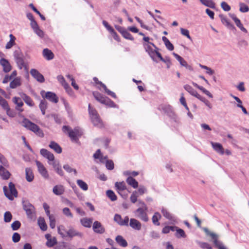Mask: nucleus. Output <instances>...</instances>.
<instances>
[{
    "label": "nucleus",
    "mask_w": 249,
    "mask_h": 249,
    "mask_svg": "<svg viewBox=\"0 0 249 249\" xmlns=\"http://www.w3.org/2000/svg\"><path fill=\"white\" fill-rule=\"evenodd\" d=\"M88 111L90 120L93 124L99 128L104 127V123L101 120L96 109L92 107L90 104L88 106Z\"/></svg>",
    "instance_id": "f257e3e1"
},
{
    "label": "nucleus",
    "mask_w": 249,
    "mask_h": 249,
    "mask_svg": "<svg viewBox=\"0 0 249 249\" xmlns=\"http://www.w3.org/2000/svg\"><path fill=\"white\" fill-rule=\"evenodd\" d=\"M62 130L64 133L68 135L72 142H78L79 138L82 135V132L78 127L72 129L69 126L64 125L62 127Z\"/></svg>",
    "instance_id": "f03ea898"
},
{
    "label": "nucleus",
    "mask_w": 249,
    "mask_h": 249,
    "mask_svg": "<svg viewBox=\"0 0 249 249\" xmlns=\"http://www.w3.org/2000/svg\"><path fill=\"white\" fill-rule=\"evenodd\" d=\"M21 124L26 129L33 132L39 137H43L44 136V133L40 127L28 119L24 118L21 122Z\"/></svg>",
    "instance_id": "7ed1b4c3"
},
{
    "label": "nucleus",
    "mask_w": 249,
    "mask_h": 249,
    "mask_svg": "<svg viewBox=\"0 0 249 249\" xmlns=\"http://www.w3.org/2000/svg\"><path fill=\"white\" fill-rule=\"evenodd\" d=\"M92 94L95 99L102 104H104L110 107H115L116 105L109 98L104 96L103 94L98 91H93Z\"/></svg>",
    "instance_id": "20e7f679"
},
{
    "label": "nucleus",
    "mask_w": 249,
    "mask_h": 249,
    "mask_svg": "<svg viewBox=\"0 0 249 249\" xmlns=\"http://www.w3.org/2000/svg\"><path fill=\"white\" fill-rule=\"evenodd\" d=\"M3 190L5 196L9 200H13L15 197L18 196V191L15 187V185L11 182L8 184V189L7 186H4L3 187Z\"/></svg>",
    "instance_id": "39448f33"
},
{
    "label": "nucleus",
    "mask_w": 249,
    "mask_h": 249,
    "mask_svg": "<svg viewBox=\"0 0 249 249\" xmlns=\"http://www.w3.org/2000/svg\"><path fill=\"white\" fill-rule=\"evenodd\" d=\"M14 56L18 68L20 70L24 68L26 70L27 65L24 61V56L21 52L20 50L15 51L14 53Z\"/></svg>",
    "instance_id": "423d86ee"
},
{
    "label": "nucleus",
    "mask_w": 249,
    "mask_h": 249,
    "mask_svg": "<svg viewBox=\"0 0 249 249\" xmlns=\"http://www.w3.org/2000/svg\"><path fill=\"white\" fill-rule=\"evenodd\" d=\"M23 209L26 212L28 218L31 219H36V211L33 205L28 202H25L23 203Z\"/></svg>",
    "instance_id": "0eeeda50"
},
{
    "label": "nucleus",
    "mask_w": 249,
    "mask_h": 249,
    "mask_svg": "<svg viewBox=\"0 0 249 249\" xmlns=\"http://www.w3.org/2000/svg\"><path fill=\"white\" fill-rule=\"evenodd\" d=\"M41 94L43 98H45L53 103H57L58 102V98L53 92L51 91L45 92L44 91H42L41 92Z\"/></svg>",
    "instance_id": "6e6552de"
},
{
    "label": "nucleus",
    "mask_w": 249,
    "mask_h": 249,
    "mask_svg": "<svg viewBox=\"0 0 249 249\" xmlns=\"http://www.w3.org/2000/svg\"><path fill=\"white\" fill-rule=\"evenodd\" d=\"M147 210H145L143 208H138L135 211L136 216L140 219L141 220L147 222L149 220V218L146 213Z\"/></svg>",
    "instance_id": "1a4fd4ad"
},
{
    "label": "nucleus",
    "mask_w": 249,
    "mask_h": 249,
    "mask_svg": "<svg viewBox=\"0 0 249 249\" xmlns=\"http://www.w3.org/2000/svg\"><path fill=\"white\" fill-rule=\"evenodd\" d=\"M114 220L120 226H128L129 217L127 216L123 219L120 214H116L114 217Z\"/></svg>",
    "instance_id": "9d476101"
},
{
    "label": "nucleus",
    "mask_w": 249,
    "mask_h": 249,
    "mask_svg": "<svg viewBox=\"0 0 249 249\" xmlns=\"http://www.w3.org/2000/svg\"><path fill=\"white\" fill-rule=\"evenodd\" d=\"M184 89L188 91L191 95L194 96V97L197 98L200 101L204 100V97L201 96L191 86L189 85H185L184 86Z\"/></svg>",
    "instance_id": "9b49d317"
},
{
    "label": "nucleus",
    "mask_w": 249,
    "mask_h": 249,
    "mask_svg": "<svg viewBox=\"0 0 249 249\" xmlns=\"http://www.w3.org/2000/svg\"><path fill=\"white\" fill-rule=\"evenodd\" d=\"M117 192L123 197H126V195H123V192L126 189V186L124 181L116 182L115 184Z\"/></svg>",
    "instance_id": "f8f14e48"
},
{
    "label": "nucleus",
    "mask_w": 249,
    "mask_h": 249,
    "mask_svg": "<svg viewBox=\"0 0 249 249\" xmlns=\"http://www.w3.org/2000/svg\"><path fill=\"white\" fill-rule=\"evenodd\" d=\"M93 81H94V82L96 84L100 85L104 89L105 91L108 95L111 96L112 97H113L114 98H117L116 94L114 92H113L111 91V90H110L109 89H108L107 88V86L104 84H103L102 82L98 80V79L97 77H95L93 78Z\"/></svg>",
    "instance_id": "ddd939ff"
},
{
    "label": "nucleus",
    "mask_w": 249,
    "mask_h": 249,
    "mask_svg": "<svg viewBox=\"0 0 249 249\" xmlns=\"http://www.w3.org/2000/svg\"><path fill=\"white\" fill-rule=\"evenodd\" d=\"M36 166L37 167L38 171L41 176L45 178H49V174L48 171L44 166L39 161H36Z\"/></svg>",
    "instance_id": "4468645a"
},
{
    "label": "nucleus",
    "mask_w": 249,
    "mask_h": 249,
    "mask_svg": "<svg viewBox=\"0 0 249 249\" xmlns=\"http://www.w3.org/2000/svg\"><path fill=\"white\" fill-rule=\"evenodd\" d=\"M31 75L38 82L43 83L45 81L43 75L41 74L37 70L32 69L30 71Z\"/></svg>",
    "instance_id": "2eb2a0df"
},
{
    "label": "nucleus",
    "mask_w": 249,
    "mask_h": 249,
    "mask_svg": "<svg viewBox=\"0 0 249 249\" xmlns=\"http://www.w3.org/2000/svg\"><path fill=\"white\" fill-rule=\"evenodd\" d=\"M92 228L94 231L97 233L102 234L105 231L104 227L100 222L97 221L93 223Z\"/></svg>",
    "instance_id": "dca6fc26"
},
{
    "label": "nucleus",
    "mask_w": 249,
    "mask_h": 249,
    "mask_svg": "<svg viewBox=\"0 0 249 249\" xmlns=\"http://www.w3.org/2000/svg\"><path fill=\"white\" fill-rule=\"evenodd\" d=\"M210 235L213 239L215 246L218 249H227L222 243L218 240V237L216 234L213 233H210Z\"/></svg>",
    "instance_id": "f3484780"
},
{
    "label": "nucleus",
    "mask_w": 249,
    "mask_h": 249,
    "mask_svg": "<svg viewBox=\"0 0 249 249\" xmlns=\"http://www.w3.org/2000/svg\"><path fill=\"white\" fill-rule=\"evenodd\" d=\"M173 54L176 57V58L179 62L181 66L185 67L186 69H188L190 71H192L193 70V69L192 67V66L189 65L187 64V62L180 55L175 53H173Z\"/></svg>",
    "instance_id": "a211bd4d"
},
{
    "label": "nucleus",
    "mask_w": 249,
    "mask_h": 249,
    "mask_svg": "<svg viewBox=\"0 0 249 249\" xmlns=\"http://www.w3.org/2000/svg\"><path fill=\"white\" fill-rule=\"evenodd\" d=\"M134 230L140 231L142 228V224L138 220L135 218H131L130 219L129 224L128 223V225Z\"/></svg>",
    "instance_id": "6ab92c4d"
},
{
    "label": "nucleus",
    "mask_w": 249,
    "mask_h": 249,
    "mask_svg": "<svg viewBox=\"0 0 249 249\" xmlns=\"http://www.w3.org/2000/svg\"><path fill=\"white\" fill-rule=\"evenodd\" d=\"M13 102L16 105V109L20 112L23 111V109L21 107L23 106V103L21 99L18 97H14L12 99Z\"/></svg>",
    "instance_id": "aec40b11"
},
{
    "label": "nucleus",
    "mask_w": 249,
    "mask_h": 249,
    "mask_svg": "<svg viewBox=\"0 0 249 249\" xmlns=\"http://www.w3.org/2000/svg\"><path fill=\"white\" fill-rule=\"evenodd\" d=\"M0 64L2 66L3 71L5 72H8L11 70L12 67L7 59L5 58L0 59Z\"/></svg>",
    "instance_id": "412c9836"
},
{
    "label": "nucleus",
    "mask_w": 249,
    "mask_h": 249,
    "mask_svg": "<svg viewBox=\"0 0 249 249\" xmlns=\"http://www.w3.org/2000/svg\"><path fill=\"white\" fill-rule=\"evenodd\" d=\"M40 154L44 158L47 159L49 161H53L54 157L53 153L45 149H41L40 151Z\"/></svg>",
    "instance_id": "4be33fe9"
},
{
    "label": "nucleus",
    "mask_w": 249,
    "mask_h": 249,
    "mask_svg": "<svg viewBox=\"0 0 249 249\" xmlns=\"http://www.w3.org/2000/svg\"><path fill=\"white\" fill-rule=\"evenodd\" d=\"M21 97L22 98L24 102L29 107H33L35 105V103L32 98L24 93H21L20 94Z\"/></svg>",
    "instance_id": "5701e85b"
},
{
    "label": "nucleus",
    "mask_w": 249,
    "mask_h": 249,
    "mask_svg": "<svg viewBox=\"0 0 249 249\" xmlns=\"http://www.w3.org/2000/svg\"><path fill=\"white\" fill-rule=\"evenodd\" d=\"M230 16L231 18L234 20L236 26L238 28H239L241 31L245 33H247V30H246V29L244 27L240 19H238L234 14L230 15Z\"/></svg>",
    "instance_id": "b1692460"
},
{
    "label": "nucleus",
    "mask_w": 249,
    "mask_h": 249,
    "mask_svg": "<svg viewBox=\"0 0 249 249\" xmlns=\"http://www.w3.org/2000/svg\"><path fill=\"white\" fill-rule=\"evenodd\" d=\"M211 144L213 149L216 152L221 155L224 154V149L221 144L218 142H211Z\"/></svg>",
    "instance_id": "393cba45"
},
{
    "label": "nucleus",
    "mask_w": 249,
    "mask_h": 249,
    "mask_svg": "<svg viewBox=\"0 0 249 249\" xmlns=\"http://www.w3.org/2000/svg\"><path fill=\"white\" fill-rule=\"evenodd\" d=\"M10 173L2 166L0 165V176L3 179H8L10 177Z\"/></svg>",
    "instance_id": "a878e982"
},
{
    "label": "nucleus",
    "mask_w": 249,
    "mask_h": 249,
    "mask_svg": "<svg viewBox=\"0 0 249 249\" xmlns=\"http://www.w3.org/2000/svg\"><path fill=\"white\" fill-rule=\"evenodd\" d=\"M117 243L122 247H126L127 246V242L121 235H117L115 238Z\"/></svg>",
    "instance_id": "bb28decb"
},
{
    "label": "nucleus",
    "mask_w": 249,
    "mask_h": 249,
    "mask_svg": "<svg viewBox=\"0 0 249 249\" xmlns=\"http://www.w3.org/2000/svg\"><path fill=\"white\" fill-rule=\"evenodd\" d=\"M64 191L65 190L63 186L61 185L54 186L53 189V193L57 196L62 195Z\"/></svg>",
    "instance_id": "cd10ccee"
},
{
    "label": "nucleus",
    "mask_w": 249,
    "mask_h": 249,
    "mask_svg": "<svg viewBox=\"0 0 249 249\" xmlns=\"http://www.w3.org/2000/svg\"><path fill=\"white\" fill-rule=\"evenodd\" d=\"M49 147L53 149L57 153L60 154L62 152V148L56 142L53 141L51 142Z\"/></svg>",
    "instance_id": "c85d7f7f"
},
{
    "label": "nucleus",
    "mask_w": 249,
    "mask_h": 249,
    "mask_svg": "<svg viewBox=\"0 0 249 249\" xmlns=\"http://www.w3.org/2000/svg\"><path fill=\"white\" fill-rule=\"evenodd\" d=\"M26 179L28 182H31L34 178L32 170L30 168L25 169Z\"/></svg>",
    "instance_id": "c756f323"
},
{
    "label": "nucleus",
    "mask_w": 249,
    "mask_h": 249,
    "mask_svg": "<svg viewBox=\"0 0 249 249\" xmlns=\"http://www.w3.org/2000/svg\"><path fill=\"white\" fill-rule=\"evenodd\" d=\"M219 17L221 19L222 23L225 25H226L228 28L230 29L234 28L233 25L230 23L229 20L225 16H224L223 15H220Z\"/></svg>",
    "instance_id": "7c9ffc66"
},
{
    "label": "nucleus",
    "mask_w": 249,
    "mask_h": 249,
    "mask_svg": "<svg viewBox=\"0 0 249 249\" xmlns=\"http://www.w3.org/2000/svg\"><path fill=\"white\" fill-rule=\"evenodd\" d=\"M37 224L42 231H45L47 230V225L43 217H39L38 218Z\"/></svg>",
    "instance_id": "2f4dec72"
},
{
    "label": "nucleus",
    "mask_w": 249,
    "mask_h": 249,
    "mask_svg": "<svg viewBox=\"0 0 249 249\" xmlns=\"http://www.w3.org/2000/svg\"><path fill=\"white\" fill-rule=\"evenodd\" d=\"M43 55L47 60H52L54 57L53 53L48 49H44L43 50Z\"/></svg>",
    "instance_id": "473e14b6"
},
{
    "label": "nucleus",
    "mask_w": 249,
    "mask_h": 249,
    "mask_svg": "<svg viewBox=\"0 0 249 249\" xmlns=\"http://www.w3.org/2000/svg\"><path fill=\"white\" fill-rule=\"evenodd\" d=\"M82 235L83 234L82 233L76 231L73 229H70L68 231L66 236L70 237H73L76 236L82 237Z\"/></svg>",
    "instance_id": "72a5a7b5"
},
{
    "label": "nucleus",
    "mask_w": 249,
    "mask_h": 249,
    "mask_svg": "<svg viewBox=\"0 0 249 249\" xmlns=\"http://www.w3.org/2000/svg\"><path fill=\"white\" fill-rule=\"evenodd\" d=\"M21 85V79L20 77H17L13 79L10 83V87L11 89H15Z\"/></svg>",
    "instance_id": "f704fd0d"
},
{
    "label": "nucleus",
    "mask_w": 249,
    "mask_h": 249,
    "mask_svg": "<svg viewBox=\"0 0 249 249\" xmlns=\"http://www.w3.org/2000/svg\"><path fill=\"white\" fill-rule=\"evenodd\" d=\"M9 37L10 38V39L9 41H8L6 46L5 48L6 49H11L14 45L16 44L15 40L16 39V37L13 36L12 34H10L9 35Z\"/></svg>",
    "instance_id": "c9c22d12"
},
{
    "label": "nucleus",
    "mask_w": 249,
    "mask_h": 249,
    "mask_svg": "<svg viewBox=\"0 0 249 249\" xmlns=\"http://www.w3.org/2000/svg\"><path fill=\"white\" fill-rule=\"evenodd\" d=\"M156 55L157 56V57L158 58H159L160 60H161L163 62H167V68L168 69H169L171 65V62L169 58L167 57V58H166V59L163 58L162 57V56H161V53L160 52H157V51H156Z\"/></svg>",
    "instance_id": "e433bc0d"
},
{
    "label": "nucleus",
    "mask_w": 249,
    "mask_h": 249,
    "mask_svg": "<svg viewBox=\"0 0 249 249\" xmlns=\"http://www.w3.org/2000/svg\"><path fill=\"white\" fill-rule=\"evenodd\" d=\"M126 182L134 188H137L138 187V181L131 177H129L126 179Z\"/></svg>",
    "instance_id": "4c0bfd02"
},
{
    "label": "nucleus",
    "mask_w": 249,
    "mask_h": 249,
    "mask_svg": "<svg viewBox=\"0 0 249 249\" xmlns=\"http://www.w3.org/2000/svg\"><path fill=\"white\" fill-rule=\"evenodd\" d=\"M161 215L160 213L158 212L155 213L152 218L153 223L155 225L159 226L160 225L159 220L161 218Z\"/></svg>",
    "instance_id": "58836bf2"
},
{
    "label": "nucleus",
    "mask_w": 249,
    "mask_h": 249,
    "mask_svg": "<svg viewBox=\"0 0 249 249\" xmlns=\"http://www.w3.org/2000/svg\"><path fill=\"white\" fill-rule=\"evenodd\" d=\"M81 224L85 227L90 228L91 226L92 221L90 218H83L80 220Z\"/></svg>",
    "instance_id": "ea45409f"
},
{
    "label": "nucleus",
    "mask_w": 249,
    "mask_h": 249,
    "mask_svg": "<svg viewBox=\"0 0 249 249\" xmlns=\"http://www.w3.org/2000/svg\"><path fill=\"white\" fill-rule=\"evenodd\" d=\"M162 40L164 42L166 48L169 51H173L174 49V47L173 45L171 43L169 40L165 36H162Z\"/></svg>",
    "instance_id": "a19ab883"
},
{
    "label": "nucleus",
    "mask_w": 249,
    "mask_h": 249,
    "mask_svg": "<svg viewBox=\"0 0 249 249\" xmlns=\"http://www.w3.org/2000/svg\"><path fill=\"white\" fill-rule=\"evenodd\" d=\"M175 231H176V232L175 233V236L178 238H180L181 237L185 238L186 236V235L184 232V231L178 227H176V228H175Z\"/></svg>",
    "instance_id": "79ce46f5"
},
{
    "label": "nucleus",
    "mask_w": 249,
    "mask_h": 249,
    "mask_svg": "<svg viewBox=\"0 0 249 249\" xmlns=\"http://www.w3.org/2000/svg\"><path fill=\"white\" fill-rule=\"evenodd\" d=\"M47 105L48 104L47 101H46L45 100H41L39 105V107L43 115L45 114L46 109L47 108Z\"/></svg>",
    "instance_id": "37998d69"
},
{
    "label": "nucleus",
    "mask_w": 249,
    "mask_h": 249,
    "mask_svg": "<svg viewBox=\"0 0 249 249\" xmlns=\"http://www.w3.org/2000/svg\"><path fill=\"white\" fill-rule=\"evenodd\" d=\"M203 5L212 8H215V3L212 0H200Z\"/></svg>",
    "instance_id": "c03bdc74"
},
{
    "label": "nucleus",
    "mask_w": 249,
    "mask_h": 249,
    "mask_svg": "<svg viewBox=\"0 0 249 249\" xmlns=\"http://www.w3.org/2000/svg\"><path fill=\"white\" fill-rule=\"evenodd\" d=\"M77 184L79 186V187L84 191H87L88 189V184L81 179H78L77 180Z\"/></svg>",
    "instance_id": "a18cd8bd"
},
{
    "label": "nucleus",
    "mask_w": 249,
    "mask_h": 249,
    "mask_svg": "<svg viewBox=\"0 0 249 249\" xmlns=\"http://www.w3.org/2000/svg\"><path fill=\"white\" fill-rule=\"evenodd\" d=\"M58 232L62 237H66L67 235V231L63 225H60L57 227Z\"/></svg>",
    "instance_id": "49530a36"
},
{
    "label": "nucleus",
    "mask_w": 249,
    "mask_h": 249,
    "mask_svg": "<svg viewBox=\"0 0 249 249\" xmlns=\"http://www.w3.org/2000/svg\"><path fill=\"white\" fill-rule=\"evenodd\" d=\"M107 196L111 201H113L117 200V196L112 190H107Z\"/></svg>",
    "instance_id": "de8ad7c7"
},
{
    "label": "nucleus",
    "mask_w": 249,
    "mask_h": 249,
    "mask_svg": "<svg viewBox=\"0 0 249 249\" xmlns=\"http://www.w3.org/2000/svg\"><path fill=\"white\" fill-rule=\"evenodd\" d=\"M175 228H176V226H165L162 229V233L164 234H167L168 233L171 231H175Z\"/></svg>",
    "instance_id": "09e8293b"
},
{
    "label": "nucleus",
    "mask_w": 249,
    "mask_h": 249,
    "mask_svg": "<svg viewBox=\"0 0 249 249\" xmlns=\"http://www.w3.org/2000/svg\"><path fill=\"white\" fill-rule=\"evenodd\" d=\"M53 165L55 170L59 175L62 176H63V172L61 169V166L59 165V164L56 163L55 162H53Z\"/></svg>",
    "instance_id": "8fccbe9b"
},
{
    "label": "nucleus",
    "mask_w": 249,
    "mask_h": 249,
    "mask_svg": "<svg viewBox=\"0 0 249 249\" xmlns=\"http://www.w3.org/2000/svg\"><path fill=\"white\" fill-rule=\"evenodd\" d=\"M122 35L126 39H128L130 40H134V37L131 35V34L126 30H124V31H123Z\"/></svg>",
    "instance_id": "3c124183"
},
{
    "label": "nucleus",
    "mask_w": 249,
    "mask_h": 249,
    "mask_svg": "<svg viewBox=\"0 0 249 249\" xmlns=\"http://www.w3.org/2000/svg\"><path fill=\"white\" fill-rule=\"evenodd\" d=\"M29 6H30V7H31L32 9V10L35 12H36L37 15H38L39 16V17H40V18H41L42 20H45L46 19L45 17L43 15H42L40 13V12L34 6V5H33V3L30 4Z\"/></svg>",
    "instance_id": "603ef678"
},
{
    "label": "nucleus",
    "mask_w": 249,
    "mask_h": 249,
    "mask_svg": "<svg viewBox=\"0 0 249 249\" xmlns=\"http://www.w3.org/2000/svg\"><path fill=\"white\" fill-rule=\"evenodd\" d=\"M4 110L6 111L7 115L10 117H14L16 115V112L13 109H11L9 106Z\"/></svg>",
    "instance_id": "864d4df0"
},
{
    "label": "nucleus",
    "mask_w": 249,
    "mask_h": 249,
    "mask_svg": "<svg viewBox=\"0 0 249 249\" xmlns=\"http://www.w3.org/2000/svg\"><path fill=\"white\" fill-rule=\"evenodd\" d=\"M57 243L56 239L55 237H53L46 242V246L48 247H52Z\"/></svg>",
    "instance_id": "5fc2aeb1"
},
{
    "label": "nucleus",
    "mask_w": 249,
    "mask_h": 249,
    "mask_svg": "<svg viewBox=\"0 0 249 249\" xmlns=\"http://www.w3.org/2000/svg\"><path fill=\"white\" fill-rule=\"evenodd\" d=\"M12 218V215L10 212H6L4 214V220L5 222H9Z\"/></svg>",
    "instance_id": "6e6d98bb"
},
{
    "label": "nucleus",
    "mask_w": 249,
    "mask_h": 249,
    "mask_svg": "<svg viewBox=\"0 0 249 249\" xmlns=\"http://www.w3.org/2000/svg\"><path fill=\"white\" fill-rule=\"evenodd\" d=\"M0 106L3 108V109H5L7 108L9 106L7 101L4 99L3 98L0 96Z\"/></svg>",
    "instance_id": "4d7b16f0"
},
{
    "label": "nucleus",
    "mask_w": 249,
    "mask_h": 249,
    "mask_svg": "<svg viewBox=\"0 0 249 249\" xmlns=\"http://www.w3.org/2000/svg\"><path fill=\"white\" fill-rule=\"evenodd\" d=\"M21 223L19 221H15L11 224V227L14 231L18 230L20 227Z\"/></svg>",
    "instance_id": "13d9d810"
},
{
    "label": "nucleus",
    "mask_w": 249,
    "mask_h": 249,
    "mask_svg": "<svg viewBox=\"0 0 249 249\" xmlns=\"http://www.w3.org/2000/svg\"><path fill=\"white\" fill-rule=\"evenodd\" d=\"M239 10L241 12L245 13V12H247L249 11V7L246 4H245L243 3H240V9Z\"/></svg>",
    "instance_id": "bf43d9fd"
},
{
    "label": "nucleus",
    "mask_w": 249,
    "mask_h": 249,
    "mask_svg": "<svg viewBox=\"0 0 249 249\" xmlns=\"http://www.w3.org/2000/svg\"><path fill=\"white\" fill-rule=\"evenodd\" d=\"M138 197V195L137 194V192L136 191H134L130 197L131 202L132 203H136L137 201Z\"/></svg>",
    "instance_id": "052dcab7"
},
{
    "label": "nucleus",
    "mask_w": 249,
    "mask_h": 249,
    "mask_svg": "<svg viewBox=\"0 0 249 249\" xmlns=\"http://www.w3.org/2000/svg\"><path fill=\"white\" fill-rule=\"evenodd\" d=\"M161 213H162L163 216H164L167 219H168L169 220L172 219V216L171 214L168 211H167L166 210L162 209L161 211Z\"/></svg>",
    "instance_id": "680f3d73"
},
{
    "label": "nucleus",
    "mask_w": 249,
    "mask_h": 249,
    "mask_svg": "<svg viewBox=\"0 0 249 249\" xmlns=\"http://www.w3.org/2000/svg\"><path fill=\"white\" fill-rule=\"evenodd\" d=\"M179 101L181 105H182L187 110H189V107L187 106L185 98L184 97V94L183 93L181 94V97Z\"/></svg>",
    "instance_id": "e2e57ef3"
},
{
    "label": "nucleus",
    "mask_w": 249,
    "mask_h": 249,
    "mask_svg": "<svg viewBox=\"0 0 249 249\" xmlns=\"http://www.w3.org/2000/svg\"><path fill=\"white\" fill-rule=\"evenodd\" d=\"M180 32L183 36H186L190 40H192V38L189 34V31L187 29L180 28Z\"/></svg>",
    "instance_id": "0e129e2a"
},
{
    "label": "nucleus",
    "mask_w": 249,
    "mask_h": 249,
    "mask_svg": "<svg viewBox=\"0 0 249 249\" xmlns=\"http://www.w3.org/2000/svg\"><path fill=\"white\" fill-rule=\"evenodd\" d=\"M106 166L108 170H112L114 168V163L111 160H107L106 162Z\"/></svg>",
    "instance_id": "69168bd1"
},
{
    "label": "nucleus",
    "mask_w": 249,
    "mask_h": 249,
    "mask_svg": "<svg viewBox=\"0 0 249 249\" xmlns=\"http://www.w3.org/2000/svg\"><path fill=\"white\" fill-rule=\"evenodd\" d=\"M58 81L61 84L63 87H65L66 85L68 84L66 82L65 78L62 75H58L57 77Z\"/></svg>",
    "instance_id": "338daca9"
},
{
    "label": "nucleus",
    "mask_w": 249,
    "mask_h": 249,
    "mask_svg": "<svg viewBox=\"0 0 249 249\" xmlns=\"http://www.w3.org/2000/svg\"><path fill=\"white\" fill-rule=\"evenodd\" d=\"M199 245L203 249H212L211 246L207 243L199 242Z\"/></svg>",
    "instance_id": "774afa93"
}]
</instances>
